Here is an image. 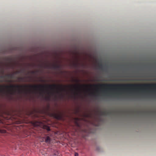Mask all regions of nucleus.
<instances>
[{
  "label": "nucleus",
  "mask_w": 156,
  "mask_h": 156,
  "mask_svg": "<svg viewBox=\"0 0 156 156\" xmlns=\"http://www.w3.org/2000/svg\"><path fill=\"white\" fill-rule=\"evenodd\" d=\"M69 87L70 88L73 87L75 90H79V84L73 86H63L62 85H11L9 86L0 85V92H2L4 91L5 88L8 89L9 88L12 89V90L11 91L9 92L10 94H14L16 91L15 90V88H17L18 90V93L19 94L22 93L24 92L27 94L28 92H30V90H24V88H27L29 87L32 88L33 89L37 90H39L41 92L40 93V94L43 96V93H44V88H48L51 90L56 89L57 91L56 93L60 94V98H63V95L61 93L62 91H66V87Z\"/></svg>",
  "instance_id": "f257e3e1"
},
{
  "label": "nucleus",
  "mask_w": 156,
  "mask_h": 156,
  "mask_svg": "<svg viewBox=\"0 0 156 156\" xmlns=\"http://www.w3.org/2000/svg\"><path fill=\"white\" fill-rule=\"evenodd\" d=\"M105 87L110 90H136L156 88V83L105 84Z\"/></svg>",
  "instance_id": "f03ea898"
},
{
  "label": "nucleus",
  "mask_w": 156,
  "mask_h": 156,
  "mask_svg": "<svg viewBox=\"0 0 156 156\" xmlns=\"http://www.w3.org/2000/svg\"><path fill=\"white\" fill-rule=\"evenodd\" d=\"M54 116L57 119H61L62 118V115L60 114L55 113L54 114Z\"/></svg>",
  "instance_id": "7ed1b4c3"
},
{
  "label": "nucleus",
  "mask_w": 156,
  "mask_h": 156,
  "mask_svg": "<svg viewBox=\"0 0 156 156\" xmlns=\"http://www.w3.org/2000/svg\"><path fill=\"white\" fill-rule=\"evenodd\" d=\"M53 94V93L48 92V95L47 96L45 97V99L47 101H49L51 98V94Z\"/></svg>",
  "instance_id": "20e7f679"
},
{
  "label": "nucleus",
  "mask_w": 156,
  "mask_h": 156,
  "mask_svg": "<svg viewBox=\"0 0 156 156\" xmlns=\"http://www.w3.org/2000/svg\"><path fill=\"white\" fill-rule=\"evenodd\" d=\"M45 142L48 144H49L50 143L51 139L50 138V137L49 136H46L45 138Z\"/></svg>",
  "instance_id": "39448f33"
},
{
  "label": "nucleus",
  "mask_w": 156,
  "mask_h": 156,
  "mask_svg": "<svg viewBox=\"0 0 156 156\" xmlns=\"http://www.w3.org/2000/svg\"><path fill=\"white\" fill-rule=\"evenodd\" d=\"M60 67V65L57 64L54 65L52 66V68L55 69H59Z\"/></svg>",
  "instance_id": "423d86ee"
},
{
  "label": "nucleus",
  "mask_w": 156,
  "mask_h": 156,
  "mask_svg": "<svg viewBox=\"0 0 156 156\" xmlns=\"http://www.w3.org/2000/svg\"><path fill=\"white\" fill-rule=\"evenodd\" d=\"M7 77L8 78H12L13 77L14 74H8L6 75Z\"/></svg>",
  "instance_id": "0eeeda50"
},
{
  "label": "nucleus",
  "mask_w": 156,
  "mask_h": 156,
  "mask_svg": "<svg viewBox=\"0 0 156 156\" xmlns=\"http://www.w3.org/2000/svg\"><path fill=\"white\" fill-rule=\"evenodd\" d=\"M24 70L23 69V70H21L16 71V72H15V74H18V73H23L24 72Z\"/></svg>",
  "instance_id": "6e6552de"
},
{
  "label": "nucleus",
  "mask_w": 156,
  "mask_h": 156,
  "mask_svg": "<svg viewBox=\"0 0 156 156\" xmlns=\"http://www.w3.org/2000/svg\"><path fill=\"white\" fill-rule=\"evenodd\" d=\"M44 128L46 129L48 131H50V129L49 127L44 126Z\"/></svg>",
  "instance_id": "1a4fd4ad"
},
{
  "label": "nucleus",
  "mask_w": 156,
  "mask_h": 156,
  "mask_svg": "<svg viewBox=\"0 0 156 156\" xmlns=\"http://www.w3.org/2000/svg\"><path fill=\"white\" fill-rule=\"evenodd\" d=\"M106 114V112H101V115H105Z\"/></svg>",
  "instance_id": "9d476101"
},
{
  "label": "nucleus",
  "mask_w": 156,
  "mask_h": 156,
  "mask_svg": "<svg viewBox=\"0 0 156 156\" xmlns=\"http://www.w3.org/2000/svg\"><path fill=\"white\" fill-rule=\"evenodd\" d=\"M18 79L20 81H21L23 80V78L22 77H19L18 78Z\"/></svg>",
  "instance_id": "9b49d317"
},
{
  "label": "nucleus",
  "mask_w": 156,
  "mask_h": 156,
  "mask_svg": "<svg viewBox=\"0 0 156 156\" xmlns=\"http://www.w3.org/2000/svg\"><path fill=\"white\" fill-rule=\"evenodd\" d=\"M5 77H6V75L5 76H0V78H4Z\"/></svg>",
  "instance_id": "f8f14e48"
},
{
  "label": "nucleus",
  "mask_w": 156,
  "mask_h": 156,
  "mask_svg": "<svg viewBox=\"0 0 156 156\" xmlns=\"http://www.w3.org/2000/svg\"><path fill=\"white\" fill-rule=\"evenodd\" d=\"M5 131L4 130H2L1 129H0V132L2 133H5Z\"/></svg>",
  "instance_id": "ddd939ff"
},
{
  "label": "nucleus",
  "mask_w": 156,
  "mask_h": 156,
  "mask_svg": "<svg viewBox=\"0 0 156 156\" xmlns=\"http://www.w3.org/2000/svg\"><path fill=\"white\" fill-rule=\"evenodd\" d=\"M73 66H74L76 67L77 66V64L76 63H74L73 64Z\"/></svg>",
  "instance_id": "4468645a"
},
{
  "label": "nucleus",
  "mask_w": 156,
  "mask_h": 156,
  "mask_svg": "<svg viewBox=\"0 0 156 156\" xmlns=\"http://www.w3.org/2000/svg\"><path fill=\"white\" fill-rule=\"evenodd\" d=\"M75 156H78V154L77 153H75Z\"/></svg>",
  "instance_id": "2eb2a0df"
},
{
  "label": "nucleus",
  "mask_w": 156,
  "mask_h": 156,
  "mask_svg": "<svg viewBox=\"0 0 156 156\" xmlns=\"http://www.w3.org/2000/svg\"><path fill=\"white\" fill-rule=\"evenodd\" d=\"M31 73L32 74H35L36 73V72L35 71H32L31 72Z\"/></svg>",
  "instance_id": "dca6fc26"
},
{
  "label": "nucleus",
  "mask_w": 156,
  "mask_h": 156,
  "mask_svg": "<svg viewBox=\"0 0 156 156\" xmlns=\"http://www.w3.org/2000/svg\"><path fill=\"white\" fill-rule=\"evenodd\" d=\"M99 66L100 68H101L102 67V65L101 64L99 65Z\"/></svg>",
  "instance_id": "f3484780"
},
{
  "label": "nucleus",
  "mask_w": 156,
  "mask_h": 156,
  "mask_svg": "<svg viewBox=\"0 0 156 156\" xmlns=\"http://www.w3.org/2000/svg\"><path fill=\"white\" fill-rule=\"evenodd\" d=\"M55 98H57V95H55Z\"/></svg>",
  "instance_id": "a211bd4d"
},
{
  "label": "nucleus",
  "mask_w": 156,
  "mask_h": 156,
  "mask_svg": "<svg viewBox=\"0 0 156 156\" xmlns=\"http://www.w3.org/2000/svg\"><path fill=\"white\" fill-rule=\"evenodd\" d=\"M76 81L77 82H79V80H76Z\"/></svg>",
  "instance_id": "6ab92c4d"
},
{
  "label": "nucleus",
  "mask_w": 156,
  "mask_h": 156,
  "mask_svg": "<svg viewBox=\"0 0 156 156\" xmlns=\"http://www.w3.org/2000/svg\"><path fill=\"white\" fill-rule=\"evenodd\" d=\"M86 116L87 117L88 115H86Z\"/></svg>",
  "instance_id": "aec40b11"
}]
</instances>
